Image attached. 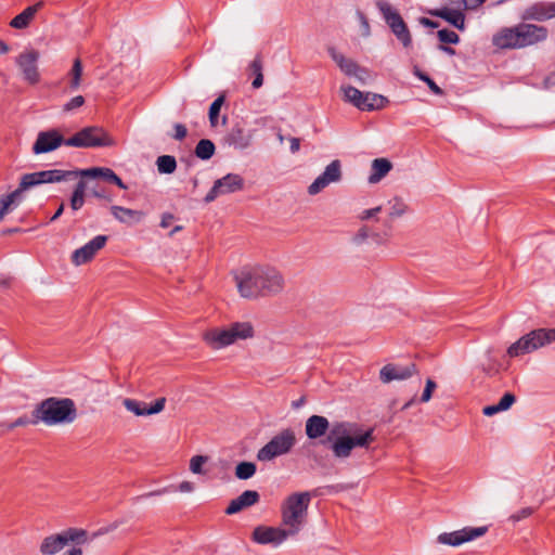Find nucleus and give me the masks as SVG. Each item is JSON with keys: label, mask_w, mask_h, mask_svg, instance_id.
<instances>
[{"label": "nucleus", "mask_w": 555, "mask_h": 555, "mask_svg": "<svg viewBox=\"0 0 555 555\" xmlns=\"http://www.w3.org/2000/svg\"><path fill=\"white\" fill-rule=\"evenodd\" d=\"M305 433L308 439L321 440V444L330 450L337 460H347L356 448L369 449L375 441L374 428L362 430L357 423L348 421L330 422L323 415L313 414L305 424Z\"/></svg>", "instance_id": "obj_1"}, {"label": "nucleus", "mask_w": 555, "mask_h": 555, "mask_svg": "<svg viewBox=\"0 0 555 555\" xmlns=\"http://www.w3.org/2000/svg\"><path fill=\"white\" fill-rule=\"evenodd\" d=\"M242 297L253 299L280 293L284 287L282 274L273 267H243L234 275Z\"/></svg>", "instance_id": "obj_2"}, {"label": "nucleus", "mask_w": 555, "mask_h": 555, "mask_svg": "<svg viewBox=\"0 0 555 555\" xmlns=\"http://www.w3.org/2000/svg\"><path fill=\"white\" fill-rule=\"evenodd\" d=\"M547 35L548 30L544 26L520 23L501 29L493 36L492 42L500 49H520L544 41Z\"/></svg>", "instance_id": "obj_3"}, {"label": "nucleus", "mask_w": 555, "mask_h": 555, "mask_svg": "<svg viewBox=\"0 0 555 555\" xmlns=\"http://www.w3.org/2000/svg\"><path fill=\"white\" fill-rule=\"evenodd\" d=\"M77 417L75 402L69 398L51 397L43 400L33 411V424L39 422L48 426L70 424Z\"/></svg>", "instance_id": "obj_4"}, {"label": "nucleus", "mask_w": 555, "mask_h": 555, "mask_svg": "<svg viewBox=\"0 0 555 555\" xmlns=\"http://www.w3.org/2000/svg\"><path fill=\"white\" fill-rule=\"evenodd\" d=\"M311 495L309 492H299L289 495L282 506V525L287 532L296 535L306 522Z\"/></svg>", "instance_id": "obj_5"}, {"label": "nucleus", "mask_w": 555, "mask_h": 555, "mask_svg": "<svg viewBox=\"0 0 555 555\" xmlns=\"http://www.w3.org/2000/svg\"><path fill=\"white\" fill-rule=\"evenodd\" d=\"M254 336V327L249 322H234L228 328H212L204 334V340L212 349H221L234 344L237 339Z\"/></svg>", "instance_id": "obj_6"}, {"label": "nucleus", "mask_w": 555, "mask_h": 555, "mask_svg": "<svg viewBox=\"0 0 555 555\" xmlns=\"http://www.w3.org/2000/svg\"><path fill=\"white\" fill-rule=\"evenodd\" d=\"M553 341H555V328L533 330L512 344L507 349V354L515 358L531 353Z\"/></svg>", "instance_id": "obj_7"}, {"label": "nucleus", "mask_w": 555, "mask_h": 555, "mask_svg": "<svg viewBox=\"0 0 555 555\" xmlns=\"http://www.w3.org/2000/svg\"><path fill=\"white\" fill-rule=\"evenodd\" d=\"M295 444V431L292 428L282 429L258 450L257 460L261 462L272 461L278 456L289 453Z\"/></svg>", "instance_id": "obj_8"}, {"label": "nucleus", "mask_w": 555, "mask_h": 555, "mask_svg": "<svg viewBox=\"0 0 555 555\" xmlns=\"http://www.w3.org/2000/svg\"><path fill=\"white\" fill-rule=\"evenodd\" d=\"M375 4L383 16V20L390 28L391 33L396 36V38L402 43L404 48L411 47L412 35L399 11L385 0H377Z\"/></svg>", "instance_id": "obj_9"}, {"label": "nucleus", "mask_w": 555, "mask_h": 555, "mask_svg": "<svg viewBox=\"0 0 555 555\" xmlns=\"http://www.w3.org/2000/svg\"><path fill=\"white\" fill-rule=\"evenodd\" d=\"M86 540V530L69 528L61 533L47 537L40 545V552L43 555H54L63 550L69 542L83 543Z\"/></svg>", "instance_id": "obj_10"}, {"label": "nucleus", "mask_w": 555, "mask_h": 555, "mask_svg": "<svg viewBox=\"0 0 555 555\" xmlns=\"http://www.w3.org/2000/svg\"><path fill=\"white\" fill-rule=\"evenodd\" d=\"M112 144L111 138L99 127H86L66 140V146L81 149L103 147Z\"/></svg>", "instance_id": "obj_11"}, {"label": "nucleus", "mask_w": 555, "mask_h": 555, "mask_svg": "<svg viewBox=\"0 0 555 555\" xmlns=\"http://www.w3.org/2000/svg\"><path fill=\"white\" fill-rule=\"evenodd\" d=\"M244 188V179L237 173H228L216 180L212 188L206 194L204 202L211 203L217 197L225 194L235 193Z\"/></svg>", "instance_id": "obj_12"}, {"label": "nucleus", "mask_w": 555, "mask_h": 555, "mask_svg": "<svg viewBox=\"0 0 555 555\" xmlns=\"http://www.w3.org/2000/svg\"><path fill=\"white\" fill-rule=\"evenodd\" d=\"M488 532L487 526L481 527H464L453 532L440 533L437 541L441 544L450 546H460L463 543L476 540Z\"/></svg>", "instance_id": "obj_13"}, {"label": "nucleus", "mask_w": 555, "mask_h": 555, "mask_svg": "<svg viewBox=\"0 0 555 555\" xmlns=\"http://www.w3.org/2000/svg\"><path fill=\"white\" fill-rule=\"evenodd\" d=\"M25 178L28 180L30 188L44 184V183H56L78 178L77 169L75 170H60L49 169L41 170L30 173H25Z\"/></svg>", "instance_id": "obj_14"}, {"label": "nucleus", "mask_w": 555, "mask_h": 555, "mask_svg": "<svg viewBox=\"0 0 555 555\" xmlns=\"http://www.w3.org/2000/svg\"><path fill=\"white\" fill-rule=\"evenodd\" d=\"M341 177V163L338 159H334L325 167L324 171L308 186V193L310 195H317L331 183L339 182Z\"/></svg>", "instance_id": "obj_15"}, {"label": "nucleus", "mask_w": 555, "mask_h": 555, "mask_svg": "<svg viewBox=\"0 0 555 555\" xmlns=\"http://www.w3.org/2000/svg\"><path fill=\"white\" fill-rule=\"evenodd\" d=\"M66 140L57 129L40 131L33 145V153L39 155L53 152L61 145H66Z\"/></svg>", "instance_id": "obj_16"}, {"label": "nucleus", "mask_w": 555, "mask_h": 555, "mask_svg": "<svg viewBox=\"0 0 555 555\" xmlns=\"http://www.w3.org/2000/svg\"><path fill=\"white\" fill-rule=\"evenodd\" d=\"M292 537L285 528L258 526L253 531V540L258 544L278 546Z\"/></svg>", "instance_id": "obj_17"}, {"label": "nucleus", "mask_w": 555, "mask_h": 555, "mask_svg": "<svg viewBox=\"0 0 555 555\" xmlns=\"http://www.w3.org/2000/svg\"><path fill=\"white\" fill-rule=\"evenodd\" d=\"M39 53L35 50L23 52L16 59V64L21 68L23 78L30 85L39 82L40 75L38 70Z\"/></svg>", "instance_id": "obj_18"}, {"label": "nucleus", "mask_w": 555, "mask_h": 555, "mask_svg": "<svg viewBox=\"0 0 555 555\" xmlns=\"http://www.w3.org/2000/svg\"><path fill=\"white\" fill-rule=\"evenodd\" d=\"M107 240V235L100 234L94 236L83 246L74 250L72 254V262L76 266H81L89 262L94 257V255L105 246Z\"/></svg>", "instance_id": "obj_19"}, {"label": "nucleus", "mask_w": 555, "mask_h": 555, "mask_svg": "<svg viewBox=\"0 0 555 555\" xmlns=\"http://www.w3.org/2000/svg\"><path fill=\"white\" fill-rule=\"evenodd\" d=\"M327 51L330 56L333 59V61L337 64V66L345 75L349 77H356L360 81H364L365 78L369 76V72L365 68L359 66L353 60L347 59L345 55L339 53L334 47H330Z\"/></svg>", "instance_id": "obj_20"}, {"label": "nucleus", "mask_w": 555, "mask_h": 555, "mask_svg": "<svg viewBox=\"0 0 555 555\" xmlns=\"http://www.w3.org/2000/svg\"><path fill=\"white\" fill-rule=\"evenodd\" d=\"M416 373L417 369L414 363L408 365L389 363L380 369L379 378L383 383L387 384L393 380H405Z\"/></svg>", "instance_id": "obj_21"}, {"label": "nucleus", "mask_w": 555, "mask_h": 555, "mask_svg": "<svg viewBox=\"0 0 555 555\" xmlns=\"http://www.w3.org/2000/svg\"><path fill=\"white\" fill-rule=\"evenodd\" d=\"M522 21L544 22L555 17V2H535L521 13Z\"/></svg>", "instance_id": "obj_22"}, {"label": "nucleus", "mask_w": 555, "mask_h": 555, "mask_svg": "<svg viewBox=\"0 0 555 555\" xmlns=\"http://www.w3.org/2000/svg\"><path fill=\"white\" fill-rule=\"evenodd\" d=\"M122 403H124V406L129 412H132L134 415L146 416V415H153V414H157V413L162 412L165 408L166 399L158 398L155 400V402L153 404L147 405L143 401L126 398Z\"/></svg>", "instance_id": "obj_23"}, {"label": "nucleus", "mask_w": 555, "mask_h": 555, "mask_svg": "<svg viewBox=\"0 0 555 555\" xmlns=\"http://www.w3.org/2000/svg\"><path fill=\"white\" fill-rule=\"evenodd\" d=\"M78 177L80 178H102L104 181L108 183H113L120 188L121 190H127L128 186L122 182V180L107 167H92L87 169H77Z\"/></svg>", "instance_id": "obj_24"}, {"label": "nucleus", "mask_w": 555, "mask_h": 555, "mask_svg": "<svg viewBox=\"0 0 555 555\" xmlns=\"http://www.w3.org/2000/svg\"><path fill=\"white\" fill-rule=\"evenodd\" d=\"M251 131L246 130L240 126L232 127L227 133L224 140L236 150H245L251 143Z\"/></svg>", "instance_id": "obj_25"}, {"label": "nucleus", "mask_w": 555, "mask_h": 555, "mask_svg": "<svg viewBox=\"0 0 555 555\" xmlns=\"http://www.w3.org/2000/svg\"><path fill=\"white\" fill-rule=\"evenodd\" d=\"M260 499V495L257 491L254 490H245L241 495L236 499L232 500L228 507L225 508L227 515H233L241 512L245 507L253 506Z\"/></svg>", "instance_id": "obj_26"}, {"label": "nucleus", "mask_w": 555, "mask_h": 555, "mask_svg": "<svg viewBox=\"0 0 555 555\" xmlns=\"http://www.w3.org/2000/svg\"><path fill=\"white\" fill-rule=\"evenodd\" d=\"M109 210L116 220L127 225L140 223L145 216L141 210L130 209L118 205L111 206Z\"/></svg>", "instance_id": "obj_27"}, {"label": "nucleus", "mask_w": 555, "mask_h": 555, "mask_svg": "<svg viewBox=\"0 0 555 555\" xmlns=\"http://www.w3.org/2000/svg\"><path fill=\"white\" fill-rule=\"evenodd\" d=\"M429 14L447 21L459 30L463 31L465 29V15L463 12L459 10H453L448 7H443L440 9L429 11Z\"/></svg>", "instance_id": "obj_28"}, {"label": "nucleus", "mask_w": 555, "mask_h": 555, "mask_svg": "<svg viewBox=\"0 0 555 555\" xmlns=\"http://www.w3.org/2000/svg\"><path fill=\"white\" fill-rule=\"evenodd\" d=\"M392 168V164L387 158H375L371 165V175L369 182L374 184L379 182Z\"/></svg>", "instance_id": "obj_29"}, {"label": "nucleus", "mask_w": 555, "mask_h": 555, "mask_svg": "<svg viewBox=\"0 0 555 555\" xmlns=\"http://www.w3.org/2000/svg\"><path fill=\"white\" fill-rule=\"evenodd\" d=\"M42 7V2H38L34 5L27 7L22 13L17 14L11 22L10 26L16 29L26 28L30 21L34 18L35 14Z\"/></svg>", "instance_id": "obj_30"}, {"label": "nucleus", "mask_w": 555, "mask_h": 555, "mask_svg": "<svg viewBox=\"0 0 555 555\" xmlns=\"http://www.w3.org/2000/svg\"><path fill=\"white\" fill-rule=\"evenodd\" d=\"M340 90L344 93V100L346 102L351 103L360 111L362 109L363 102L365 101V92H362L352 86H341Z\"/></svg>", "instance_id": "obj_31"}, {"label": "nucleus", "mask_w": 555, "mask_h": 555, "mask_svg": "<svg viewBox=\"0 0 555 555\" xmlns=\"http://www.w3.org/2000/svg\"><path fill=\"white\" fill-rule=\"evenodd\" d=\"M388 102V99L382 94L365 92V101L363 102L361 111L371 112L382 109Z\"/></svg>", "instance_id": "obj_32"}, {"label": "nucleus", "mask_w": 555, "mask_h": 555, "mask_svg": "<svg viewBox=\"0 0 555 555\" xmlns=\"http://www.w3.org/2000/svg\"><path fill=\"white\" fill-rule=\"evenodd\" d=\"M27 182H28V180L23 175L21 177L20 184H18L17 189L14 190L13 192H11L10 194H7L1 197L7 203V205H10V206L17 205L18 203L22 202L23 193L25 191L31 189L29 183H27Z\"/></svg>", "instance_id": "obj_33"}, {"label": "nucleus", "mask_w": 555, "mask_h": 555, "mask_svg": "<svg viewBox=\"0 0 555 555\" xmlns=\"http://www.w3.org/2000/svg\"><path fill=\"white\" fill-rule=\"evenodd\" d=\"M216 151V146L211 140L202 139L195 146V155L202 160L210 159Z\"/></svg>", "instance_id": "obj_34"}, {"label": "nucleus", "mask_w": 555, "mask_h": 555, "mask_svg": "<svg viewBox=\"0 0 555 555\" xmlns=\"http://www.w3.org/2000/svg\"><path fill=\"white\" fill-rule=\"evenodd\" d=\"M156 166L159 173L170 175L175 172L177 168V160L175 156L171 155H162L156 159Z\"/></svg>", "instance_id": "obj_35"}, {"label": "nucleus", "mask_w": 555, "mask_h": 555, "mask_svg": "<svg viewBox=\"0 0 555 555\" xmlns=\"http://www.w3.org/2000/svg\"><path fill=\"white\" fill-rule=\"evenodd\" d=\"M249 69L251 74L255 76L251 86L255 89H258L263 83V75H262V61L260 55H257L254 61L249 65Z\"/></svg>", "instance_id": "obj_36"}, {"label": "nucleus", "mask_w": 555, "mask_h": 555, "mask_svg": "<svg viewBox=\"0 0 555 555\" xmlns=\"http://www.w3.org/2000/svg\"><path fill=\"white\" fill-rule=\"evenodd\" d=\"M257 470L256 464L253 462H241L235 467V476L241 480L251 478Z\"/></svg>", "instance_id": "obj_37"}, {"label": "nucleus", "mask_w": 555, "mask_h": 555, "mask_svg": "<svg viewBox=\"0 0 555 555\" xmlns=\"http://www.w3.org/2000/svg\"><path fill=\"white\" fill-rule=\"evenodd\" d=\"M69 76H70V82H69L70 90H77L80 87L81 76H82V64L79 59L74 60L73 67L69 72Z\"/></svg>", "instance_id": "obj_38"}, {"label": "nucleus", "mask_w": 555, "mask_h": 555, "mask_svg": "<svg viewBox=\"0 0 555 555\" xmlns=\"http://www.w3.org/2000/svg\"><path fill=\"white\" fill-rule=\"evenodd\" d=\"M413 74L421 81L425 82L429 90L436 95H442L443 90L424 72H422L418 67H414Z\"/></svg>", "instance_id": "obj_39"}, {"label": "nucleus", "mask_w": 555, "mask_h": 555, "mask_svg": "<svg viewBox=\"0 0 555 555\" xmlns=\"http://www.w3.org/2000/svg\"><path fill=\"white\" fill-rule=\"evenodd\" d=\"M224 102V98L222 95L218 96L209 106V121L211 126H216L218 122L219 113L221 106Z\"/></svg>", "instance_id": "obj_40"}, {"label": "nucleus", "mask_w": 555, "mask_h": 555, "mask_svg": "<svg viewBox=\"0 0 555 555\" xmlns=\"http://www.w3.org/2000/svg\"><path fill=\"white\" fill-rule=\"evenodd\" d=\"M437 36L442 43L457 44L460 42L459 35L447 28L438 30Z\"/></svg>", "instance_id": "obj_41"}, {"label": "nucleus", "mask_w": 555, "mask_h": 555, "mask_svg": "<svg viewBox=\"0 0 555 555\" xmlns=\"http://www.w3.org/2000/svg\"><path fill=\"white\" fill-rule=\"evenodd\" d=\"M208 461V456L195 455L190 461V470L193 474H204L203 465Z\"/></svg>", "instance_id": "obj_42"}, {"label": "nucleus", "mask_w": 555, "mask_h": 555, "mask_svg": "<svg viewBox=\"0 0 555 555\" xmlns=\"http://www.w3.org/2000/svg\"><path fill=\"white\" fill-rule=\"evenodd\" d=\"M533 513H534L533 507H524V508H520L519 511H517L516 513L512 514L509 516V520L513 522H518L525 518H528Z\"/></svg>", "instance_id": "obj_43"}, {"label": "nucleus", "mask_w": 555, "mask_h": 555, "mask_svg": "<svg viewBox=\"0 0 555 555\" xmlns=\"http://www.w3.org/2000/svg\"><path fill=\"white\" fill-rule=\"evenodd\" d=\"M83 103H85V98L82 95H76L73 99H70L67 103L64 104L63 111L72 112V111L82 106Z\"/></svg>", "instance_id": "obj_44"}, {"label": "nucleus", "mask_w": 555, "mask_h": 555, "mask_svg": "<svg viewBox=\"0 0 555 555\" xmlns=\"http://www.w3.org/2000/svg\"><path fill=\"white\" fill-rule=\"evenodd\" d=\"M516 401V397L512 392H506L503 395V397L498 402V405L500 406L501 411L508 410L514 402Z\"/></svg>", "instance_id": "obj_45"}, {"label": "nucleus", "mask_w": 555, "mask_h": 555, "mask_svg": "<svg viewBox=\"0 0 555 555\" xmlns=\"http://www.w3.org/2000/svg\"><path fill=\"white\" fill-rule=\"evenodd\" d=\"M437 384L431 379L428 378L426 380L425 389L421 396V402H428L431 399L433 391L436 389Z\"/></svg>", "instance_id": "obj_46"}, {"label": "nucleus", "mask_w": 555, "mask_h": 555, "mask_svg": "<svg viewBox=\"0 0 555 555\" xmlns=\"http://www.w3.org/2000/svg\"><path fill=\"white\" fill-rule=\"evenodd\" d=\"M405 210L406 205L402 201L396 198L393 204L391 205L389 214L391 217H400L405 212Z\"/></svg>", "instance_id": "obj_47"}, {"label": "nucleus", "mask_w": 555, "mask_h": 555, "mask_svg": "<svg viewBox=\"0 0 555 555\" xmlns=\"http://www.w3.org/2000/svg\"><path fill=\"white\" fill-rule=\"evenodd\" d=\"M85 204V195L73 193L70 197V207L73 210H79Z\"/></svg>", "instance_id": "obj_48"}, {"label": "nucleus", "mask_w": 555, "mask_h": 555, "mask_svg": "<svg viewBox=\"0 0 555 555\" xmlns=\"http://www.w3.org/2000/svg\"><path fill=\"white\" fill-rule=\"evenodd\" d=\"M369 237V230L366 227H362L359 229L357 234L352 237V242L356 245H361Z\"/></svg>", "instance_id": "obj_49"}, {"label": "nucleus", "mask_w": 555, "mask_h": 555, "mask_svg": "<svg viewBox=\"0 0 555 555\" xmlns=\"http://www.w3.org/2000/svg\"><path fill=\"white\" fill-rule=\"evenodd\" d=\"M28 424H33V420H30L29 417H27L26 415H23L21 417H18L17 420H15L14 422L12 423H9L7 425V428L9 430L15 428V427H20V426H26Z\"/></svg>", "instance_id": "obj_50"}, {"label": "nucleus", "mask_w": 555, "mask_h": 555, "mask_svg": "<svg viewBox=\"0 0 555 555\" xmlns=\"http://www.w3.org/2000/svg\"><path fill=\"white\" fill-rule=\"evenodd\" d=\"M175 128V134L172 135L173 139L178 140V141H181L183 140L186 134H188V130H186V127L182 124H176L173 126Z\"/></svg>", "instance_id": "obj_51"}, {"label": "nucleus", "mask_w": 555, "mask_h": 555, "mask_svg": "<svg viewBox=\"0 0 555 555\" xmlns=\"http://www.w3.org/2000/svg\"><path fill=\"white\" fill-rule=\"evenodd\" d=\"M357 16H358L359 22L361 24L363 35L364 36H369L370 35V24H369V21H367L366 16L361 11H357Z\"/></svg>", "instance_id": "obj_52"}, {"label": "nucleus", "mask_w": 555, "mask_h": 555, "mask_svg": "<svg viewBox=\"0 0 555 555\" xmlns=\"http://www.w3.org/2000/svg\"><path fill=\"white\" fill-rule=\"evenodd\" d=\"M382 210V206H377L375 208H371V209H365L361 212V215L359 216V218L361 220H367L374 216H376L379 211Z\"/></svg>", "instance_id": "obj_53"}, {"label": "nucleus", "mask_w": 555, "mask_h": 555, "mask_svg": "<svg viewBox=\"0 0 555 555\" xmlns=\"http://www.w3.org/2000/svg\"><path fill=\"white\" fill-rule=\"evenodd\" d=\"M486 0H461V3H463L464 9L466 10H475L479 5H481Z\"/></svg>", "instance_id": "obj_54"}, {"label": "nucleus", "mask_w": 555, "mask_h": 555, "mask_svg": "<svg viewBox=\"0 0 555 555\" xmlns=\"http://www.w3.org/2000/svg\"><path fill=\"white\" fill-rule=\"evenodd\" d=\"M499 412H502L500 406L496 404H492V405H487L483 408L482 410V413L486 415V416H492Z\"/></svg>", "instance_id": "obj_55"}, {"label": "nucleus", "mask_w": 555, "mask_h": 555, "mask_svg": "<svg viewBox=\"0 0 555 555\" xmlns=\"http://www.w3.org/2000/svg\"><path fill=\"white\" fill-rule=\"evenodd\" d=\"M420 24L423 25L424 27H428V28H437L439 26V23L436 22V21H433L428 17H421L418 20Z\"/></svg>", "instance_id": "obj_56"}, {"label": "nucleus", "mask_w": 555, "mask_h": 555, "mask_svg": "<svg viewBox=\"0 0 555 555\" xmlns=\"http://www.w3.org/2000/svg\"><path fill=\"white\" fill-rule=\"evenodd\" d=\"M165 492H166V489L151 491V492L144 493L142 495L135 496L133 500L134 501H140V500L147 499V498H151V496L162 495Z\"/></svg>", "instance_id": "obj_57"}, {"label": "nucleus", "mask_w": 555, "mask_h": 555, "mask_svg": "<svg viewBox=\"0 0 555 555\" xmlns=\"http://www.w3.org/2000/svg\"><path fill=\"white\" fill-rule=\"evenodd\" d=\"M86 188H87V182L81 179L76 183L73 193H78V194L85 195Z\"/></svg>", "instance_id": "obj_58"}, {"label": "nucleus", "mask_w": 555, "mask_h": 555, "mask_svg": "<svg viewBox=\"0 0 555 555\" xmlns=\"http://www.w3.org/2000/svg\"><path fill=\"white\" fill-rule=\"evenodd\" d=\"M178 489L180 492H192L194 490V485L190 481H182Z\"/></svg>", "instance_id": "obj_59"}, {"label": "nucleus", "mask_w": 555, "mask_h": 555, "mask_svg": "<svg viewBox=\"0 0 555 555\" xmlns=\"http://www.w3.org/2000/svg\"><path fill=\"white\" fill-rule=\"evenodd\" d=\"M173 218L175 217L171 214H164L162 217L160 227L168 228L171 224Z\"/></svg>", "instance_id": "obj_60"}, {"label": "nucleus", "mask_w": 555, "mask_h": 555, "mask_svg": "<svg viewBox=\"0 0 555 555\" xmlns=\"http://www.w3.org/2000/svg\"><path fill=\"white\" fill-rule=\"evenodd\" d=\"M289 150L293 154L297 153L300 149V140L298 138H289Z\"/></svg>", "instance_id": "obj_61"}, {"label": "nucleus", "mask_w": 555, "mask_h": 555, "mask_svg": "<svg viewBox=\"0 0 555 555\" xmlns=\"http://www.w3.org/2000/svg\"><path fill=\"white\" fill-rule=\"evenodd\" d=\"M92 195L96 198L105 199L111 202V196L107 195V193L104 190H93Z\"/></svg>", "instance_id": "obj_62"}, {"label": "nucleus", "mask_w": 555, "mask_h": 555, "mask_svg": "<svg viewBox=\"0 0 555 555\" xmlns=\"http://www.w3.org/2000/svg\"><path fill=\"white\" fill-rule=\"evenodd\" d=\"M1 202V207H0V221L4 218V216L8 214V211L10 210V205H7V203L1 198L0 199Z\"/></svg>", "instance_id": "obj_63"}, {"label": "nucleus", "mask_w": 555, "mask_h": 555, "mask_svg": "<svg viewBox=\"0 0 555 555\" xmlns=\"http://www.w3.org/2000/svg\"><path fill=\"white\" fill-rule=\"evenodd\" d=\"M438 49L449 55H454L455 54V50L451 47H448V46H444V44H440L438 47Z\"/></svg>", "instance_id": "obj_64"}]
</instances>
